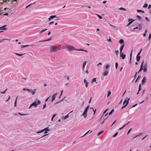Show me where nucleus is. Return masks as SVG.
<instances>
[{"label":"nucleus","mask_w":151,"mask_h":151,"mask_svg":"<svg viewBox=\"0 0 151 151\" xmlns=\"http://www.w3.org/2000/svg\"><path fill=\"white\" fill-rule=\"evenodd\" d=\"M66 48L69 51L71 52L73 50H76L79 51H85L86 52H88V51L86 50H85L83 49H75V47L71 45H67L66 47Z\"/></svg>","instance_id":"nucleus-1"},{"label":"nucleus","mask_w":151,"mask_h":151,"mask_svg":"<svg viewBox=\"0 0 151 151\" xmlns=\"http://www.w3.org/2000/svg\"><path fill=\"white\" fill-rule=\"evenodd\" d=\"M50 52H54L59 50L60 48L59 46H56L54 45L50 46L49 48Z\"/></svg>","instance_id":"nucleus-2"},{"label":"nucleus","mask_w":151,"mask_h":151,"mask_svg":"<svg viewBox=\"0 0 151 151\" xmlns=\"http://www.w3.org/2000/svg\"><path fill=\"white\" fill-rule=\"evenodd\" d=\"M41 102L40 100H36L31 104V106H34L35 107H37L38 105L40 104Z\"/></svg>","instance_id":"nucleus-3"},{"label":"nucleus","mask_w":151,"mask_h":151,"mask_svg":"<svg viewBox=\"0 0 151 151\" xmlns=\"http://www.w3.org/2000/svg\"><path fill=\"white\" fill-rule=\"evenodd\" d=\"M45 131H50V129H49V127H47L46 128H45L44 129L42 130H41L37 132V134H39L42 132H44Z\"/></svg>","instance_id":"nucleus-4"},{"label":"nucleus","mask_w":151,"mask_h":151,"mask_svg":"<svg viewBox=\"0 0 151 151\" xmlns=\"http://www.w3.org/2000/svg\"><path fill=\"white\" fill-rule=\"evenodd\" d=\"M124 43L123 44H122V45L121 46L120 48V54L123 53L122 52V51L124 47Z\"/></svg>","instance_id":"nucleus-5"},{"label":"nucleus","mask_w":151,"mask_h":151,"mask_svg":"<svg viewBox=\"0 0 151 151\" xmlns=\"http://www.w3.org/2000/svg\"><path fill=\"white\" fill-rule=\"evenodd\" d=\"M147 78L145 77H144L142 81L141 84L142 85L144 84L146 81Z\"/></svg>","instance_id":"nucleus-6"},{"label":"nucleus","mask_w":151,"mask_h":151,"mask_svg":"<svg viewBox=\"0 0 151 151\" xmlns=\"http://www.w3.org/2000/svg\"><path fill=\"white\" fill-rule=\"evenodd\" d=\"M87 111L85 110L82 116H83L84 118H86L87 116Z\"/></svg>","instance_id":"nucleus-7"},{"label":"nucleus","mask_w":151,"mask_h":151,"mask_svg":"<svg viewBox=\"0 0 151 151\" xmlns=\"http://www.w3.org/2000/svg\"><path fill=\"white\" fill-rule=\"evenodd\" d=\"M138 29L139 30H141L142 29V28L141 26V25L140 24H138V27H135L134 28V30H135V29Z\"/></svg>","instance_id":"nucleus-8"},{"label":"nucleus","mask_w":151,"mask_h":151,"mask_svg":"<svg viewBox=\"0 0 151 151\" xmlns=\"http://www.w3.org/2000/svg\"><path fill=\"white\" fill-rule=\"evenodd\" d=\"M126 55L125 54H124L123 53L120 54V57L122 58V59H124L126 57Z\"/></svg>","instance_id":"nucleus-9"},{"label":"nucleus","mask_w":151,"mask_h":151,"mask_svg":"<svg viewBox=\"0 0 151 151\" xmlns=\"http://www.w3.org/2000/svg\"><path fill=\"white\" fill-rule=\"evenodd\" d=\"M84 83L85 84L86 87V88H87L88 86V85L89 84L88 83L87 81H86V79H84Z\"/></svg>","instance_id":"nucleus-10"},{"label":"nucleus","mask_w":151,"mask_h":151,"mask_svg":"<svg viewBox=\"0 0 151 151\" xmlns=\"http://www.w3.org/2000/svg\"><path fill=\"white\" fill-rule=\"evenodd\" d=\"M56 17H57L55 15L52 16H50V17L49 18V19H48L49 21H50L51 20V19H52L55 18H56Z\"/></svg>","instance_id":"nucleus-11"},{"label":"nucleus","mask_w":151,"mask_h":151,"mask_svg":"<svg viewBox=\"0 0 151 151\" xmlns=\"http://www.w3.org/2000/svg\"><path fill=\"white\" fill-rule=\"evenodd\" d=\"M36 90V89H35L33 90H30L29 91V92L32 93V95H34L35 93V91Z\"/></svg>","instance_id":"nucleus-12"},{"label":"nucleus","mask_w":151,"mask_h":151,"mask_svg":"<svg viewBox=\"0 0 151 151\" xmlns=\"http://www.w3.org/2000/svg\"><path fill=\"white\" fill-rule=\"evenodd\" d=\"M57 93H55V94H54L53 96H52V102L53 101L55 100V99L56 98V95H57Z\"/></svg>","instance_id":"nucleus-13"},{"label":"nucleus","mask_w":151,"mask_h":151,"mask_svg":"<svg viewBox=\"0 0 151 151\" xmlns=\"http://www.w3.org/2000/svg\"><path fill=\"white\" fill-rule=\"evenodd\" d=\"M143 64H144V61H143L141 64L140 68L139 69L140 71H141L142 70H143Z\"/></svg>","instance_id":"nucleus-14"},{"label":"nucleus","mask_w":151,"mask_h":151,"mask_svg":"<svg viewBox=\"0 0 151 151\" xmlns=\"http://www.w3.org/2000/svg\"><path fill=\"white\" fill-rule=\"evenodd\" d=\"M129 98L127 100V102L126 103V105L124 106H123L122 107V109H123L125 108V107L129 103V101H128L129 100Z\"/></svg>","instance_id":"nucleus-15"},{"label":"nucleus","mask_w":151,"mask_h":151,"mask_svg":"<svg viewBox=\"0 0 151 151\" xmlns=\"http://www.w3.org/2000/svg\"><path fill=\"white\" fill-rule=\"evenodd\" d=\"M86 63H87V62L86 61H85L83 63V70H84L85 69V66L86 65Z\"/></svg>","instance_id":"nucleus-16"},{"label":"nucleus","mask_w":151,"mask_h":151,"mask_svg":"<svg viewBox=\"0 0 151 151\" xmlns=\"http://www.w3.org/2000/svg\"><path fill=\"white\" fill-rule=\"evenodd\" d=\"M109 109H106V110L103 113V115H102L100 121H99V122H101V120L103 117V115H104V114L107 111V110Z\"/></svg>","instance_id":"nucleus-17"},{"label":"nucleus","mask_w":151,"mask_h":151,"mask_svg":"<svg viewBox=\"0 0 151 151\" xmlns=\"http://www.w3.org/2000/svg\"><path fill=\"white\" fill-rule=\"evenodd\" d=\"M147 71V68L146 66L144 65V69H143V72H146Z\"/></svg>","instance_id":"nucleus-18"},{"label":"nucleus","mask_w":151,"mask_h":151,"mask_svg":"<svg viewBox=\"0 0 151 151\" xmlns=\"http://www.w3.org/2000/svg\"><path fill=\"white\" fill-rule=\"evenodd\" d=\"M137 58V62L139 61L140 58V56H136Z\"/></svg>","instance_id":"nucleus-19"},{"label":"nucleus","mask_w":151,"mask_h":151,"mask_svg":"<svg viewBox=\"0 0 151 151\" xmlns=\"http://www.w3.org/2000/svg\"><path fill=\"white\" fill-rule=\"evenodd\" d=\"M124 40H123L121 39L119 41V43L120 44H123L124 43Z\"/></svg>","instance_id":"nucleus-20"},{"label":"nucleus","mask_w":151,"mask_h":151,"mask_svg":"<svg viewBox=\"0 0 151 151\" xmlns=\"http://www.w3.org/2000/svg\"><path fill=\"white\" fill-rule=\"evenodd\" d=\"M108 72L107 70H105L104 71V76H106L108 75Z\"/></svg>","instance_id":"nucleus-21"},{"label":"nucleus","mask_w":151,"mask_h":151,"mask_svg":"<svg viewBox=\"0 0 151 151\" xmlns=\"http://www.w3.org/2000/svg\"><path fill=\"white\" fill-rule=\"evenodd\" d=\"M72 111H71V112H70V113H69L68 114H67V115H66V116H65V117L63 118V119H66L68 118V117H69V116H68L69 114L70 113H71Z\"/></svg>","instance_id":"nucleus-22"},{"label":"nucleus","mask_w":151,"mask_h":151,"mask_svg":"<svg viewBox=\"0 0 151 151\" xmlns=\"http://www.w3.org/2000/svg\"><path fill=\"white\" fill-rule=\"evenodd\" d=\"M119 10H122L124 11H127V9L124 8H123V7H121V8H119Z\"/></svg>","instance_id":"nucleus-23"},{"label":"nucleus","mask_w":151,"mask_h":151,"mask_svg":"<svg viewBox=\"0 0 151 151\" xmlns=\"http://www.w3.org/2000/svg\"><path fill=\"white\" fill-rule=\"evenodd\" d=\"M51 38H50L49 39L47 40H42V41H39V42H44L47 41H50L51 40Z\"/></svg>","instance_id":"nucleus-24"},{"label":"nucleus","mask_w":151,"mask_h":151,"mask_svg":"<svg viewBox=\"0 0 151 151\" xmlns=\"http://www.w3.org/2000/svg\"><path fill=\"white\" fill-rule=\"evenodd\" d=\"M0 29L6 30L7 29L6 28H4L2 26V27H0Z\"/></svg>","instance_id":"nucleus-25"},{"label":"nucleus","mask_w":151,"mask_h":151,"mask_svg":"<svg viewBox=\"0 0 151 151\" xmlns=\"http://www.w3.org/2000/svg\"><path fill=\"white\" fill-rule=\"evenodd\" d=\"M18 97H17L16 98V99L15 100V103H14V106L15 107H16V105H17V99L18 98Z\"/></svg>","instance_id":"nucleus-26"},{"label":"nucleus","mask_w":151,"mask_h":151,"mask_svg":"<svg viewBox=\"0 0 151 151\" xmlns=\"http://www.w3.org/2000/svg\"><path fill=\"white\" fill-rule=\"evenodd\" d=\"M47 30V29H45L44 30H42L41 31H40V32H39V33L40 34H42V33L43 32H45V31H46Z\"/></svg>","instance_id":"nucleus-27"},{"label":"nucleus","mask_w":151,"mask_h":151,"mask_svg":"<svg viewBox=\"0 0 151 151\" xmlns=\"http://www.w3.org/2000/svg\"><path fill=\"white\" fill-rule=\"evenodd\" d=\"M114 111V109H113L109 113V115H111Z\"/></svg>","instance_id":"nucleus-28"},{"label":"nucleus","mask_w":151,"mask_h":151,"mask_svg":"<svg viewBox=\"0 0 151 151\" xmlns=\"http://www.w3.org/2000/svg\"><path fill=\"white\" fill-rule=\"evenodd\" d=\"M10 40H11L10 39H2V40H1L0 41V43L2 41H4L5 40H9V41H10Z\"/></svg>","instance_id":"nucleus-29"},{"label":"nucleus","mask_w":151,"mask_h":151,"mask_svg":"<svg viewBox=\"0 0 151 151\" xmlns=\"http://www.w3.org/2000/svg\"><path fill=\"white\" fill-rule=\"evenodd\" d=\"M29 46V45H22V46H21V47L22 48L23 47H28Z\"/></svg>","instance_id":"nucleus-30"},{"label":"nucleus","mask_w":151,"mask_h":151,"mask_svg":"<svg viewBox=\"0 0 151 151\" xmlns=\"http://www.w3.org/2000/svg\"><path fill=\"white\" fill-rule=\"evenodd\" d=\"M90 109H92L93 110V111L94 112L93 115H94L96 113V109H95V110H94L93 107L90 108Z\"/></svg>","instance_id":"nucleus-31"},{"label":"nucleus","mask_w":151,"mask_h":151,"mask_svg":"<svg viewBox=\"0 0 151 151\" xmlns=\"http://www.w3.org/2000/svg\"><path fill=\"white\" fill-rule=\"evenodd\" d=\"M140 78H141L140 76H138V77L137 78V79L135 81V83H136L138 80H139L140 79Z\"/></svg>","instance_id":"nucleus-32"},{"label":"nucleus","mask_w":151,"mask_h":151,"mask_svg":"<svg viewBox=\"0 0 151 151\" xmlns=\"http://www.w3.org/2000/svg\"><path fill=\"white\" fill-rule=\"evenodd\" d=\"M96 15H97L99 17V18L100 19H102V17L99 15L97 14H96Z\"/></svg>","instance_id":"nucleus-33"},{"label":"nucleus","mask_w":151,"mask_h":151,"mask_svg":"<svg viewBox=\"0 0 151 151\" xmlns=\"http://www.w3.org/2000/svg\"><path fill=\"white\" fill-rule=\"evenodd\" d=\"M103 132H104V131H101L100 132H99L98 134L97 135L98 136H99L101 134H102Z\"/></svg>","instance_id":"nucleus-34"},{"label":"nucleus","mask_w":151,"mask_h":151,"mask_svg":"<svg viewBox=\"0 0 151 151\" xmlns=\"http://www.w3.org/2000/svg\"><path fill=\"white\" fill-rule=\"evenodd\" d=\"M143 134L142 133H140L139 134V135H137L135 137H134V138H135L137 137L138 136H139V135H142Z\"/></svg>","instance_id":"nucleus-35"},{"label":"nucleus","mask_w":151,"mask_h":151,"mask_svg":"<svg viewBox=\"0 0 151 151\" xmlns=\"http://www.w3.org/2000/svg\"><path fill=\"white\" fill-rule=\"evenodd\" d=\"M132 53L130 55V60H129V63L130 64H131V59H132Z\"/></svg>","instance_id":"nucleus-36"},{"label":"nucleus","mask_w":151,"mask_h":151,"mask_svg":"<svg viewBox=\"0 0 151 151\" xmlns=\"http://www.w3.org/2000/svg\"><path fill=\"white\" fill-rule=\"evenodd\" d=\"M136 17L138 18L139 20H140L141 19V17L139 15H137Z\"/></svg>","instance_id":"nucleus-37"},{"label":"nucleus","mask_w":151,"mask_h":151,"mask_svg":"<svg viewBox=\"0 0 151 151\" xmlns=\"http://www.w3.org/2000/svg\"><path fill=\"white\" fill-rule=\"evenodd\" d=\"M8 89L6 88L5 90L3 92H1V93L2 94H4L6 92V91Z\"/></svg>","instance_id":"nucleus-38"},{"label":"nucleus","mask_w":151,"mask_h":151,"mask_svg":"<svg viewBox=\"0 0 151 151\" xmlns=\"http://www.w3.org/2000/svg\"><path fill=\"white\" fill-rule=\"evenodd\" d=\"M115 52L116 53V55H118L119 54V51L118 50H117L115 51Z\"/></svg>","instance_id":"nucleus-39"},{"label":"nucleus","mask_w":151,"mask_h":151,"mask_svg":"<svg viewBox=\"0 0 151 151\" xmlns=\"http://www.w3.org/2000/svg\"><path fill=\"white\" fill-rule=\"evenodd\" d=\"M147 4H145V5L143 6V7L144 8H146L147 6Z\"/></svg>","instance_id":"nucleus-40"},{"label":"nucleus","mask_w":151,"mask_h":151,"mask_svg":"<svg viewBox=\"0 0 151 151\" xmlns=\"http://www.w3.org/2000/svg\"><path fill=\"white\" fill-rule=\"evenodd\" d=\"M111 92L110 91H109L108 93L107 97H109L110 96V94H111Z\"/></svg>","instance_id":"nucleus-41"},{"label":"nucleus","mask_w":151,"mask_h":151,"mask_svg":"<svg viewBox=\"0 0 151 151\" xmlns=\"http://www.w3.org/2000/svg\"><path fill=\"white\" fill-rule=\"evenodd\" d=\"M118 63H115L116 69H117V68H118Z\"/></svg>","instance_id":"nucleus-42"},{"label":"nucleus","mask_w":151,"mask_h":151,"mask_svg":"<svg viewBox=\"0 0 151 151\" xmlns=\"http://www.w3.org/2000/svg\"><path fill=\"white\" fill-rule=\"evenodd\" d=\"M15 54L16 55H19V56H22V55H23L24 54H18V53H16Z\"/></svg>","instance_id":"nucleus-43"},{"label":"nucleus","mask_w":151,"mask_h":151,"mask_svg":"<svg viewBox=\"0 0 151 151\" xmlns=\"http://www.w3.org/2000/svg\"><path fill=\"white\" fill-rule=\"evenodd\" d=\"M109 67V65H107L105 66V68L106 69H108Z\"/></svg>","instance_id":"nucleus-44"},{"label":"nucleus","mask_w":151,"mask_h":151,"mask_svg":"<svg viewBox=\"0 0 151 151\" xmlns=\"http://www.w3.org/2000/svg\"><path fill=\"white\" fill-rule=\"evenodd\" d=\"M96 78H93V79L92 80V83H93V82H96Z\"/></svg>","instance_id":"nucleus-45"},{"label":"nucleus","mask_w":151,"mask_h":151,"mask_svg":"<svg viewBox=\"0 0 151 151\" xmlns=\"http://www.w3.org/2000/svg\"><path fill=\"white\" fill-rule=\"evenodd\" d=\"M141 84H140L139 86V91L141 90Z\"/></svg>","instance_id":"nucleus-46"},{"label":"nucleus","mask_w":151,"mask_h":151,"mask_svg":"<svg viewBox=\"0 0 151 151\" xmlns=\"http://www.w3.org/2000/svg\"><path fill=\"white\" fill-rule=\"evenodd\" d=\"M134 21H131V22H130L127 25V26H129V25H130V24H131L132 22H133Z\"/></svg>","instance_id":"nucleus-47"},{"label":"nucleus","mask_w":151,"mask_h":151,"mask_svg":"<svg viewBox=\"0 0 151 151\" xmlns=\"http://www.w3.org/2000/svg\"><path fill=\"white\" fill-rule=\"evenodd\" d=\"M147 30H146L145 31V33L143 34V36L145 37L146 35V33H147Z\"/></svg>","instance_id":"nucleus-48"},{"label":"nucleus","mask_w":151,"mask_h":151,"mask_svg":"<svg viewBox=\"0 0 151 151\" xmlns=\"http://www.w3.org/2000/svg\"><path fill=\"white\" fill-rule=\"evenodd\" d=\"M118 132H116L113 136V137H116L118 134Z\"/></svg>","instance_id":"nucleus-49"},{"label":"nucleus","mask_w":151,"mask_h":151,"mask_svg":"<svg viewBox=\"0 0 151 151\" xmlns=\"http://www.w3.org/2000/svg\"><path fill=\"white\" fill-rule=\"evenodd\" d=\"M64 99H62V100H61L60 101H58V102H57L55 104H58V103H60V102H61V101H63Z\"/></svg>","instance_id":"nucleus-50"},{"label":"nucleus","mask_w":151,"mask_h":151,"mask_svg":"<svg viewBox=\"0 0 151 151\" xmlns=\"http://www.w3.org/2000/svg\"><path fill=\"white\" fill-rule=\"evenodd\" d=\"M89 105L85 109V111H88V109L89 108Z\"/></svg>","instance_id":"nucleus-51"},{"label":"nucleus","mask_w":151,"mask_h":151,"mask_svg":"<svg viewBox=\"0 0 151 151\" xmlns=\"http://www.w3.org/2000/svg\"><path fill=\"white\" fill-rule=\"evenodd\" d=\"M142 50L139 52L137 54V56H140L139 55H140L141 52V51H142Z\"/></svg>","instance_id":"nucleus-52"},{"label":"nucleus","mask_w":151,"mask_h":151,"mask_svg":"<svg viewBox=\"0 0 151 151\" xmlns=\"http://www.w3.org/2000/svg\"><path fill=\"white\" fill-rule=\"evenodd\" d=\"M90 131V130L88 131L86 134H85L83 136H82L81 137H83L84 136H85Z\"/></svg>","instance_id":"nucleus-53"},{"label":"nucleus","mask_w":151,"mask_h":151,"mask_svg":"<svg viewBox=\"0 0 151 151\" xmlns=\"http://www.w3.org/2000/svg\"><path fill=\"white\" fill-rule=\"evenodd\" d=\"M137 104H136L134 105H133V106H132L131 107L130 109H131L132 108V107H135V106H137Z\"/></svg>","instance_id":"nucleus-54"},{"label":"nucleus","mask_w":151,"mask_h":151,"mask_svg":"<svg viewBox=\"0 0 151 151\" xmlns=\"http://www.w3.org/2000/svg\"><path fill=\"white\" fill-rule=\"evenodd\" d=\"M107 41L109 42H111V40L110 38H109V39L107 40Z\"/></svg>","instance_id":"nucleus-55"},{"label":"nucleus","mask_w":151,"mask_h":151,"mask_svg":"<svg viewBox=\"0 0 151 151\" xmlns=\"http://www.w3.org/2000/svg\"><path fill=\"white\" fill-rule=\"evenodd\" d=\"M151 38V34H149V37L148 39L149 40H150V39Z\"/></svg>","instance_id":"nucleus-56"},{"label":"nucleus","mask_w":151,"mask_h":151,"mask_svg":"<svg viewBox=\"0 0 151 151\" xmlns=\"http://www.w3.org/2000/svg\"><path fill=\"white\" fill-rule=\"evenodd\" d=\"M145 19L147 20L148 22H150V20H149V19L147 17H146L145 18Z\"/></svg>","instance_id":"nucleus-57"},{"label":"nucleus","mask_w":151,"mask_h":151,"mask_svg":"<svg viewBox=\"0 0 151 151\" xmlns=\"http://www.w3.org/2000/svg\"><path fill=\"white\" fill-rule=\"evenodd\" d=\"M65 77L67 78L68 80H69V77L68 76H66Z\"/></svg>","instance_id":"nucleus-58"},{"label":"nucleus","mask_w":151,"mask_h":151,"mask_svg":"<svg viewBox=\"0 0 151 151\" xmlns=\"http://www.w3.org/2000/svg\"><path fill=\"white\" fill-rule=\"evenodd\" d=\"M18 114H19V115H23V116H25V115H26V114H22L20 113H18Z\"/></svg>","instance_id":"nucleus-59"},{"label":"nucleus","mask_w":151,"mask_h":151,"mask_svg":"<svg viewBox=\"0 0 151 151\" xmlns=\"http://www.w3.org/2000/svg\"><path fill=\"white\" fill-rule=\"evenodd\" d=\"M106 118L104 119V120L103 121V122L101 123V124H102L103 123H104V122L106 120Z\"/></svg>","instance_id":"nucleus-60"},{"label":"nucleus","mask_w":151,"mask_h":151,"mask_svg":"<svg viewBox=\"0 0 151 151\" xmlns=\"http://www.w3.org/2000/svg\"><path fill=\"white\" fill-rule=\"evenodd\" d=\"M137 12H142V10L137 9Z\"/></svg>","instance_id":"nucleus-61"},{"label":"nucleus","mask_w":151,"mask_h":151,"mask_svg":"<svg viewBox=\"0 0 151 151\" xmlns=\"http://www.w3.org/2000/svg\"><path fill=\"white\" fill-rule=\"evenodd\" d=\"M46 104H45L44 105L43 108H42L43 109H44L46 107Z\"/></svg>","instance_id":"nucleus-62"},{"label":"nucleus","mask_w":151,"mask_h":151,"mask_svg":"<svg viewBox=\"0 0 151 151\" xmlns=\"http://www.w3.org/2000/svg\"><path fill=\"white\" fill-rule=\"evenodd\" d=\"M127 101L126 100H124L123 102V104L124 105L126 103H127Z\"/></svg>","instance_id":"nucleus-63"},{"label":"nucleus","mask_w":151,"mask_h":151,"mask_svg":"<svg viewBox=\"0 0 151 151\" xmlns=\"http://www.w3.org/2000/svg\"><path fill=\"white\" fill-rule=\"evenodd\" d=\"M151 7V5H150L148 6V9H150V8Z\"/></svg>","instance_id":"nucleus-64"}]
</instances>
